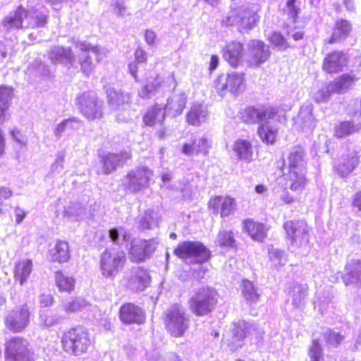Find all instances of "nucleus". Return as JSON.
<instances>
[{
    "instance_id": "obj_1",
    "label": "nucleus",
    "mask_w": 361,
    "mask_h": 361,
    "mask_svg": "<svg viewBox=\"0 0 361 361\" xmlns=\"http://www.w3.org/2000/svg\"><path fill=\"white\" fill-rule=\"evenodd\" d=\"M48 17V10L41 4L35 5L29 11L19 6L15 11L4 18L2 26L6 30L44 27L47 23Z\"/></svg>"
},
{
    "instance_id": "obj_2",
    "label": "nucleus",
    "mask_w": 361,
    "mask_h": 361,
    "mask_svg": "<svg viewBox=\"0 0 361 361\" xmlns=\"http://www.w3.org/2000/svg\"><path fill=\"white\" fill-rule=\"evenodd\" d=\"M219 300L217 291L209 286H202L195 290L188 300V307L196 316L203 317L211 313Z\"/></svg>"
},
{
    "instance_id": "obj_3",
    "label": "nucleus",
    "mask_w": 361,
    "mask_h": 361,
    "mask_svg": "<svg viewBox=\"0 0 361 361\" xmlns=\"http://www.w3.org/2000/svg\"><path fill=\"white\" fill-rule=\"evenodd\" d=\"M259 20L255 6H242L231 9L222 20L225 25H237L241 32L252 30Z\"/></svg>"
},
{
    "instance_id": "obj_4",
    "label": "nucleus",
    "mask_w": 361,
    "mask_h": 361,
    "mask_svg": "<svg viewBox=\"0 0 361 361\" xmlns=\"http://www.w3.org/2000/svg\"><path fill=\"white\" fill-rule=\"evenodd\" d=\"M61 344L66 353L80 355L87 352L91 341L87 329L82 326H76L70 329L63 334Z\"/></svg>"
},
{
    "instance_id": "obj_5",
    "label": "nucleus",
    "mask_w": 361,
    "mask_h": 361,
    "mask_svg": "<svg viewBox=\"0 0 361 361\" xmlns=\"http://www.w3.org/2000/svg\"><path fill=\"white\" fill-rule=\"evenodd\" d=\"M286 237L290 240V248L302 250V252L310 250V228L306 222L301 220L288 221L283 224Z\"/></svg>"
},
{
    "instance_id": "obj_6",
    "label": "nucleus",
    "mask_w": 361,
    "mask_h": 361,
    "mask_svg": "<svg viewBox=\"0 0 361 361\" xmlns=\"http://www.w3.org/2000/svg\"><path fill=\"white\" fill-rule=\"evenodd\" d=\"M125 263L124 251L116 247L106 249L100 256L101 273L105 278L114 279L122 270Z\"/></svg>"
},
{
    "instance_id": "obj_7",
    "label": "nucleus",
    "mask_w": 361,
    "mask_h": 361,
    "mask_svg": "<svg viewBox=\"0 0 361 361\" xmlns=\"http://www.w3.org/2000/svg\"><path fill=\"white\" fill-rule=\"evenodd\" d=\"M105 92L108 104L116 119L123 122L128 121V108L132 102V94L129 92L116 90L110 86L106 87Z\"/></svg>"
},
{
    "instance_id": "obj_8",
    "label": "nucleus",
    "mask_w": 361,
    "mask_h": 361,
    "mask_svg": "<svg viewBox=\"0 0 361 361\" xmlns=\"http://www.w3.org/2000/svg\"><path fill=\"white\" fill-rule=\"evenodd\" d=\"M174 254L189 264L207 262L211 256L210 251L199 241H184L179 243Z\"/></svg>"
},
{
    "instance_id": "obj_9",
    "label": "nucleus",
    "mask_w": 361,
    "mask_h": 361,
    "mask_svg": "<svg viewBox=\"0 0 361 361\" xmlns=\"http://www.w3.org/2000/svg\"><path fill=\"white\" fill-rule=\"evenodd\" d=\"M190 318L185 309L178 304L172 305L166 312L165 324L172 336L181 337L189 327Z\"/></svg>"
},
{
    "instance_id": "obj_10",
    "label": "nucleus",
    "mask_w": 361,
    "mask_h": 361,
    "mask_svg": "<svg viewBox=\"0 0 361 361\" xmlns=\"http://www.w3.org/2000/svg\"><path fill=\"white\" fill-rule=\"evenodd\" d=\"M176 86V81L173 73L164 75L154 74L146 79L145 84L138 90V95L146 99L157 92L174 89Z\"/></svg>"
},
{
    "instance_id": "obj_11",
    "label": "nucleus",
    "mask_w": 361,
    "mask_h": 361,
    "mask_svg": "<svg viewBox=\"0 0 361 361\" xmlns=\"http://www.w3.org/2000/svg\"><path fill=\"white\" fill-rule=\"evenodd\" d=\"M214 86L221 95H224L228 92L234 94H240L246 87L245 75L238 72L220 75L214 80Z\"/></svg>"
},
{
    "instance_id": "obj_12",
    "label": "nucleus",
    "mask_w": 361,
    "mask_h": 361,
    "mask_svg": "<svg viewBox=\"0 0 361 361\" xmlns=\"http://www.w3.org/2000/svg\"><path fill=\"white\" fill-rule=\"evenodd\" d=\"M262 334V332L257 325L239 321L233 324V336L231 340L227 341V345L231 350L235 351L243 346V339L246 336H251L256 340H259Z\"/></svg>"
},
{
    "instance_id": "obj_13",
    "label": "nucleus",
    "mask_w": 361,
    "mask_h": 361,
    "mask_svg": "<svg viewBox=\"0 0 361 361\" xmlns=\"http://www.w3.org/2000/svg\"><path fill=\"white\" fill-rule=\"evenodd\" d=\"M76 104L81 113L89 120L100 118L103 116V102L94 92H85L77 97Z\"/></svg>"
},
{
    "instance_id": "obj_14",
    "label": "nucleus",
    "mask_w": 361,
    "mask_h": 361,
    "mask_svg": "<svg viewBox=\"0 0 361 361\" xmlns=\"http://www.w3.org/2000/svg\"><path fill=\"white\" fill-rule=\"evenodd\" d=\"M75 47L80 53L78 56V61L80 66V71L85 75H90L95 68L94 63L90 56L92 53L97 56V60H101V54H104V49L98 47L92 46L89 43L82 42H74Z\"/></svg>"
},
{
    "instance_id": "obj_15",
    "label": "nucleus",
    "mask_w": 361,
    "mask_h": 361,
    "mask_svg": "<svg viewBox=\"0 0 361 361\" xmlns=\"http://www.w3.org/2000/svg\"><path fill=\"white\" fill-rule=\"evenodd\" d=\"M152 175V171L148 168H137L123 178L122 185L129 192H137L148 186Z\"/></svg>"
},
{
    "instance_id": "obj_16",
    "label": "nucleus",
    "mask_w": 361,
    "mask_h": 361,
    "mask_svg": "<svg viewBox=\"0 0 361 361\" xmlns=\"http://www.w3.org/2000/svg\"><path fill=\"white\" fill-rule=\"evenodd\" d=\"M27 345V341L23 338H11L6 344V361H34L33 353Z\"/></svg>"
},
{
    "instance_id": "obj_17",
    "label": "nucleus",
    "mask_w": 361,
    "mask_h": 361,
    "mask_svg": "<svg viewBox=\"0 0 361 361\" xmlns=\"http://www.w3.org/2000/svg\"><path fill=\"white\" fill-rule=\"evenodd\" d=\"M159 241L156 238L149 240L142 239H133L129 250L130 258L133 262H142L149 258L155 251Z\"/></svg>"
},
{
    "instance_id": "obj_18",
    "label": "nucleus",
    "mask_w": 361,
    "mask_h": 361,
    "mask_svg": "<svg viewBox=\"0 0 361 361\" xmlns=\"http://www.w3.org/2000/svg\"><path fill=\"white\" fill-rule=\"evenodd\" d=\"M247 47L248 50L247 61L251 66L258 67L270 57L269 47L262 41L250 40Z\"/></svg>"
},
{
    "instance_id": "obj_19",
    "label": "nucleus",
    "mask_w": 361,
    "mask_h": 361,
    "mask_svg": "<svg viewBox=\"0 0 361 361\" xmlns=\"http://www.w3.org/2000/svg\"><path fill=\"white\" fill-rule=\"evenodd\" d=\"M279 114L282 116L280 119H264L259 126L257 134L264 143L270 145L275 143L279 130V123L286 121L285 115L279 111Z\"/></svg>"
},
{
    "instance_id": "obj_20",
    "label": "nucleus",
    "mask_w": 361,
    "mask_h": 361,
    "mask_svg": "<svg viewBox=\"0 0 361 361\" xmlns=\"http://www.w3.org/2000/svg\"><path fill=\"white\" fill-rule=\"evenodd\" d=\"M30 312L27 307H18L11 311L6 317V326L11 331L19 332L29 324Z\"/></svg>"
},
{
    "instance_id": "obj_21",
    "label": "nucleus",
    "mask_w": 361,
    "mask_h": 361,
    "mask_svg": "<svg viewBox=\"0 0 361 361\" xmlns=\"http://www.w3.org/2000/svg\"><path fill=\"white\" fill-rule=\"evenodd\" d=\"M211 147L212 142L206 135H195L183 145L181 152L187 156L199 154L207 156Z\"/></svg>"
},
{
    "instance_id": "obj_22",
    "label": "nucleus",
    "mask_w": 361,
    "mask_h": 361,
    "mask_svg": "<svg viewBox=\"0 0 361 361\" xmlns=\"http://www.w3.org/2000/svg\"><path fill=\"white\" fill-rule=\"evenodd\" d=\"M282 116L279 114L276 109L269 107L260 111L259 110L248 107L245 109L241 113V118L246 123H255L262 121L264 119H280Z\"/></svg>"
},
{
    "instance_id": "obj_23",
    "label": "nucleus",
    "mask_w": 361,
    "mask_h": 361,
    "mask_svg": "<svg viewBox=\"0 0 361 361\" xmlns=\"http://www.w3.org/2000/svg\"><path fill=\"white\" fill-rule=\"evenodd\" d=\"M86 208L80 202H69L63 206L62 217L64 221L78 225L87 216Z\"/></svg>"
},
{
    "instance_id": "obj_24",
    "label": "nucleus",
    "mask_w": 361,
    "mask_h": 361,
    "mask_svg": "<svg viewBox=\"0 0 361 361\" xmlns=\"http://www.w3.org/2000/svg\"><path fill=\"white\" fill-rule=\"evenodd\" d=\"M235 200L230 196H216L209 202V207L221 217H226L233 214L235 209Z\"/></svg>"
},
{
    "instance_id": "obj_25",
    "label": "nucleus",
    "mask_w": 361,
    "mask_h": 361,
    "mask_svg": "<svg viewBox=\"0 0 361 361\" xmlns=\"http://www.w3.org/2000/svg\"><path fill=\"white\" fill-rule=\"evenodd\" d=\"M150 283V276L148 271L140 267L132 270L128 279V287L133 291L144 290Z\"/></svg>"
},
{
    "instance_id": "obj_26",
    "label": "nucleus",
    "mask_w": 361,
    "mask_h": 361,
    "mask_svg": "<svg viewBox=\"0 0 361 361\" xmlns=\"http://www.w3.org/2000/svg\"><path fill=\"white\" fill-rule=\"evenodd\" d=\"M347 63L345 55L342 51H332L328 54L323 60L322 68L328 73H336L341 71Z\"/></svg>"
},
{
    "instance_id": "obj_27",
    "label": "nucleus",
    "mask_w": 361,
    "mask_h": 361,
    "mask_svg": "<svg viewBox=\"0 0 361 361\" xmlns=\"http://www.w3.org/2000/svg\"><path fill=\"white\" fill-rule=\"evenodd\" d=\"M353 105L356 106V110L352 113L353 116L357 117L358 121L356 125L350 122H342L335 128V135L338 137H343L349 135L351 133L361 130V100L354 101Z\"/></svg>"
},
{
    "instance_id": "obj_28",
    "label": "nucleus",
    "mask_w": 361,
    "mask_h": 361,
    "mask_svg": "<svg viewBox=\"0 0 361 361\" xmlns=\"http://www.w3.org/2000/svg\"><path fill=\"white\" fill-rule=\"evenodd\" d=\"M313 107L311 104H304L295 119L296 128L302 131L312 130L316 125V120L312 114Z\"/></svg>"
},
{
    "instance_id": "obj_29",
    "label": "nucleus",
    "mask_w": 361,
    "mask_h": 361,
    "mask_svg": "<svg viewBox=\"0 0 361 361\" xmlns=\"http://www.w3.org/2000/svg\"><path fill=\"white\" fill-rule=\"evenodd\" d=\"M49 59L53 63H63L68 67H75L76 60L70 49L54 47L48 53Z\"/></svg>"
},
{
    "instance_id": "obj_30",
    "label": "nucleus",
    "mask_w": 361,
    "mask_h": 361,
    "mask_svg": "<svg viewBox=\"0 0 361 361\" xmlns=\"http://www.w3.org/2000/svg\"><path fill=\"white\" fill-rule=\"evenodd\" d=\"M120 319L126 324L142 323L145 319L141 308L133 303L124 304L120 309Z\"/></svg>"
},
{
    "instance_id": "obj_31",
    "label": "nucleus",
    "mask_w": 361,
    "mask_h": 361,
    "mask_svg": "<svg viewBox=\"0 0 361 361\" xmlns=\"http://www.w3.org/2000/svg\"><path fill=\"white\" fill-rule=\"evenodd\" d=\"M305 174L306 171L289 170V172L284 175L286 187L293 192H300L307 183Z\"/></svg>"
},
{
    "instance_id": "obj_32",
    "label": "nucleus",
    "mask_w": 361,
    "mask_h": 361,
    "mask_svg": "<svg viewBox=\"0 0 361 361\" xmlns=\"http://www.w3.org/2000/svg\"><path fill=\"white\" fill-rule=\"evenodd\" d=\"M243 46L238 42L228 43L223 49L224 59L233 67L238 66L243 58Z\"/></svg>"
},
{
    "instance_id": "obj_33",
    "label": "nucleus",
    "mask_w": 361,
    "mask_h": 361,
    "mask_svg": "<svg viewBox=\"0 0 361 361\" xmlns=\"http://www.w3.org/2000/svg\"><path fill=\"white\" fill-rule=\"evenodd\" d=\"M130 156L124 152L119 154L108 153L102 157L103 170L105 173H112L118 166L123 165Z\"/></svg>"
},
{
    "instance_id": "obj_34",
    "label": "nucleus",
    "mask_w": 361,
    "mask_h": 361,
    "mask_svg": "<svg viewBox=\"0 0 361 361\" xmlns=\"http://www.w3.org/2000/svg\"><path fill=\"white\" fill-rule=\"evenodd\" d=\"M359 164V158L355 152L343 156L341 162L336 166V172L342 177L350 175Z\"/></svg>"
},
{
    "instance_id": "obj_35",
    "label": "nucleus",
    "mask_w": 361,
    "mask_h": 361,
    "mask_svg": "<svg viewBox=\"0 0 361 361\" xmlns=\"http://www.w3.org/2000/svg\"><path fill=\"white\" fill-rule=\"evenodd\" d=\"M243 228L253 240L260 242L267 237L268 231V228L263 224L252 219L244 221Z\"/></svg>"
},
{
    "instance_id": "obj_36",
    "label": "nucleus",
    "mask_w": 361,
    "mask_h": 361,
    "mask_svg": "<svg viewBox=\"0 0 361 361\" xmlns=\"http://www.w3.org/2000/svg\"><path fill=\"white\" fill-rule=\"evenodd\" d=\"M289 170L306 171L305 150L300 146L292 149L288 158Z\"/></svg>"
},
{
    "instance_id": "obj_37",
    "label": "nucleus",
    "mask_w": 361,
    "mask_h": 361,
    "mask_svg": "<svg viewBox=\"0 0 361 361\" xmlns=\"http://www.w3.org/2000/svg\"><path fill=\"white\" fill-rule=\"evenodd\" d=\"M32 270V262L28 259H22L16 263L14 279L20 285H23L28 279Z\"/></svg>"
},
{
    "instance_id": "obj_38",
    "label": "nucleus",
    "mask_w": 361,
    "mask_h": 361,
    "mask_svg": "<svg viewBox=\"0 0 361 361\" xmlns=\"http://www.w3.org/2000/svg\"><path fill=\"white\" fill-rule=\"evenodd\" d=\"M233 149L239 160L245 162H250L252 160L253 149L250 141L239 139L234 142Z\"/></svg>"
},
{
    "instance_id": "obj_39",
    "label": "nucleus",
    "mask_w": 361,
    "mask_h": 361,
    "mask_svg": "<svg viewBox=\"0 0 361 361\" xmlns=\"http://www.w3.org/2000/svg\"><path fill=\"white\" fill-rule=\"evenodd\" d=\"M165 109L161 105H156L148 109L143 116V122L148 126L161 125L165 119Z\"/></svg>"
},
{
    "instance_id": "obj_40",
    "label": "nucleus",
    "mask_w": 361,
    "mask_h": 361,
    "mask_svg": "<svg viewBox=\"0 0 361 361\" xmlns=\"http://www.w3.org/2000/svg\"><path fill=\"white\" fill-rule=\"evenodd\" d=\"M187 96L185 93H180L173 95L169 99L165 107V111H167L169 114L172 116H176L180 114L185 106Z\"/></svg>"
},
{
    "instance_id": "obj_41",
    "label": "nucleus",
    "mask_w": 361,
    "mask_h": 361,
    "mask_svg": "<svg viewBox=\"0 0 361 361\" xmlns=\"http://www.w3.org/2000/svg\"><path fill=\"white\" fill-rule=\"evenodd\" d=\"M208 112L205 106L195 104L187 115V121L192 126H200L207 120Z\"/></svg>"
},
{
    "instance_id": "obj_42",
    "label": "nucleus",
    "mask_w": 361,
    "mask_h": 361,
    "mask_svg": "<svg viewBox=\"0 0 361 361\" xmlns=\"http://www.w3.org/2000/svg\"><path fill=\"white\" fill-rule=\"evenodd\" d=\"M50 259L52 262L63 263L70 259V250L68 243L63 240H59L55 246L50 250Z\"/></svg>"
},
{
    "instance_id": "obj_43",
    "label": "nucleus",
    "mask_w": 361,
    "mask_h": 361,
    "mask_svg": "<svg viewBox=\"0 0 361 361\" xmlns=\"http://www.w3.org/2000/svg\"><path fill=\"white\" fill-rule=\"evenodd\" d=\"M345 274L343 281L345 285H349L361 281V260L352 259L345 266Z\"/></svg>"
},
{
    "instance_id": "obj_44",
    "label": "nucleus",
    "mask_w": 361,
    "mask_h": 361,
    "mask_svg": "<svg viewBox=\"0 0 361 361\" xmlns=\"http://www.w3.org/2000/svg\"><path fill=\"white\" fill-rule=\"evenodd\" d=\"M357 79L353 74H343L331 82L333 91L336 93H344L354 85Z\"/></svg>"
},
{
    "instance_id": "obj_45",
    "label": "nucleus",
    "mask_w": 361,
    "mask_h": 361,
    "mask_svg": "<svg viewBox=\"0 0 361 361\" xmlns=\"http://www.w3.org/2000/svg\"><path fill=\"white\" fill-rule=\"evenodd\" d=\"M307 286L295 282L290 283L288 287V293L292 297V303L295 307H300L304 303L307 295Z\"/></svg>"
},
{
    "instance_id": "obj_46",
    "label": "nucleus",
    "mask_w": 361,
    "mask_h": 361,
    "mask_svg": "<svg viewBox=\"0 0 361 361\" xmlns=\"http://www.w3.org/2000/svg\"><path fill=\"white\" fill-rule=\"evenodd\" d=\"M13 97V90L5 86H0V124L8 118V109Z\"/></svg>"
},
{
    "instance_id": "obj_47",
    "label": "nucleus",
    "mask_w": 361,
    "mask_h": 361,
    "mask_svg": "<svg viewBox=\"0 0 361 361\" xmlns=\"http://www.w3.org/2000/svg\"><path fill=\"white\" fill-rule=\"evenodd\" d=\"M61 312L60 307H58L56 312L49 310L42 312L39 317L41 324L46 327H51L61 323L66 319V315Z\"/></svg>"
},
{
    "instance_id": "obj_48",
    "label": "nucleus",
    "mask_w": 361,
    "mask_h": 361,
    "mask_svg": "<svg viewBox=\"0 0 361 361\" xmlns=\"http://www.w3.org/2000/svg\"><path fill=\"white\" fill-rule=\"evenodd\" d=\"M351 30V25L348 20L343 19L338 20L335 25L332 36L329 43H334L346 38L349 35Z\"/></svg>"
},
{
    "instance_id": "obj_49",
    "label": "nucleus",
    "mask_w": 361,
    "mask_h": 361,
    "mask_svg": "<svg viewBox=\"0 0 361 361\" xmlns=\"http://www.w3.org/2000/svg\"><path fill=\"white\" fill-rule=\"evenodd\" d=\"M137 227L142 230L152 229L158 226L159 216L152 210H147L137 221Z\"/></svg>"
},
{
    "instance_id": "obj_50",
    "label": "nucleus",
    "mask_w": 361,
    "mask_h": 361,
    "mask_svg": "<svg viewBox=\"0 0 361 361\" xmlns=\"http://www.w3.org/2000/svg\"><path fill=\"white\" fill-rule=\"evenodd\" d=\"M214 244L221 248H232L235 245V240L231 231L220 230L215 238Z\"/></svg>"
},
{
    "instance_id": "obj_51",
    "label": "nucleus",
    "mask_w": 361,
    "mask_h": 361,
    "mask_svg": "<svg viewBox=\"0 0 361 361\" xmlns=\"http://www.w3.org/2000/svg\"><path fill=\"white\" fill-rule=\"evenodd\" d=\"M55 281L57 287L61 291L70 293L75 287V279L72 276H66L61 271L56 272Z\"/></svg>"
},
{
    "instance_id": "obj_52",
    "label": "nucleus",
    "mask_w": 361,
    "mask_h": 361,
    "mask_svg": "<svg viewBox=\"0 0 361 361\" xmlns=\"http://www.w3.org/2000/svg\"><path fill=\"white\" fill-rule=\"evenodd\" d=\"M87 305L88 304L85 300L77 298L71 301L63 303L60 306V310L65 312L63 314L66 315V317L67 315L71 313H74L83 310L87 306Z\"/></svg>"
},
{
    "instance_id": "obj_53",
    "label": "nucleus",
    "mask_w": 361,
    "mask_h": 361,
    "mask_svg": "<svg viewBox=\"0 0 361 361\" xmlns=\"http://www.w3.org/2000/svg\"><path fill=\"white\" fill-rule=\"evenodd\" d=\"M333 93H336L333 91L331 82L323 85L318 87L314 92H312V97L317 102H326Z\"/></svg>"
},
{
    "instance_id": "obj_54",
    "label": "nucleus",
    "mask_w": 361,
    "mask_h": 361,
    "mask_svg": "<svg viewBox=\"0 0 361 361\" xmlns=\"http://www.w3.org/2000/svg\"><path fill=\"white\" fill-rule=\"evenodd\" d=\"M269 258L271 266L276 269H279L287 262L286 253L278 248L271 247L269 249Z\"/></svg>"
},
{
    "instance_id": "obj_55",
    "label": "nucleus",
    "mask_w": 361,
    "mask_h": 361,
    "mask_svg": "<svg viewBox=\"0 0 361 361\" xmlns=\"http://www.w3.org/2000/svg\"><path fill=\"white\" fill-rule=\"evenodd\" d=\"M109 235L114 244L120 245H122L124 243H127L130 238V235L129 233L124 230L123 228H114L110 229L109 231Z\"/></svg>"
},
{
    "instance_id": "obj_56",
    "label": "nucleus",
    "mask_w": 361,
    "mask_h": 361,
    "mask_svg": "<svg viewBox=\"0 0 361 361\" xmlns=\"http://www.w3.org/2000/svg\"><path fill=\"white\" fill-rule=\"evenodd\" d=\"M242 293L246 300L250 302H255L259 298V294L253 283L248 280H244L243 281Z\"/></svg>"
},
{
    "instance_id": "obj_57",
    "label": "nucleus",
    "mask_w": 361,
    "mask_h": 361,
    "mask_svg": "<svg viewBox=\"0 0 361 361\" xmlns=\"http://www.w3.org/2000/svg\"><path fill=\"white\" fill-rule=\"evenodd\" d=\"M269 42L279 50H286L290 45L287 41L279 32H274L268 36Z\"/></svg>"
},
{
    "instance_id": "obj_58",
    "label": "nucleus",
    "mask_w": 361,
    "mask_h": 361,
    "mask_svg": "<svg viewBox=\"0 0 361 361\" xmlns=\"http://www.w3.org/2000/svg\"><path fill=\"white\" fill-rule=\"evenodd\" d=\"M80 126V121L75 118L66 119L57 125L54 130V135L56 137H60L66 128H77Z\"/></svg>"
},
{
    "instance_id": "obj_59",
    "label": "nucleus",
    "mask_w": 361,
    "mask_h": 361,
    "mask_svg": "<svg viewBox=\"0 0 361 361\" xmlns=\"http://www.w3.org/2000/svg\"><path fill=\"white\" fill-rule=\"evenodd\" d=\"M111 6L113 13L118 17L125 18L130 15L126 6V0H113Z\"/></svg>"
},
{
    "instance_id": "obj_60",
    "label": "nucleus",
    "mask_w": 361,
    "mask_h": 361,
    "mask_svg": "<svg viewBox=\"0 0 361 361\" xmlns=\"http://www.w3.org/2000/svg\"><path fill=\"white\" fill-rule=\"evenodd\" d=\"M65 152H59L57 153L54 161L50 167V173L51 175L60 174L64 169Z\"/></svg>"
},
{
    "instance_id": "obj_61",
    "label": "nucleus",
    "mask_w": 361,
    "mask_h": 361,
    "mask_svg": "<svg viewBox=\"0 0 361 361\" xmlns=\"http://www.w3.org/2000/svg\"><path fill=\"white\" fill-rule=\"evenodd\" d=\"M322 354L321 346L317 340L312 341V344L309 350V355L312 361H319Z\"/></svg>"
},
{
    "instance_id": "obj_62",
    "label": "nucleus",
    "mask_w": 361,
    "mask_h": 361,
    "mask_svg": "<svg viewBox=\"0 0 361 361\" xmlns=\"http://www.w3.org/2000/svg\"><path fill=\"white\" fill-rule=\"evenodd\" d=\"M327 343L331 346H336L342 341V336L335 332L329 331L325 334Z\"/></svg>"
},
{
    "instance_id": "obj_63",
    "label": "nucleus",
    "mask_w": 361,
    "mask_h": 361,
    "mask_svg": "<svg viewBox=\"0 0 361 361\" xmlns=\"http://www.w3.org/2000/svg\"><path fill=\"white\" fill-rule=\"evenodd\" d=\"M12 139L18 143L20 146L27 145V137L18 130L13 129L11 131Z\"/></svg>"
},
{
    "instance_id": "obj_64",
    "label": "nucleus",
    "mask_w": 361,
    "mask_h": 361,
    "mask_svg": "<svg viewBox=\"0 0 361 361\" xmlns=\"http://www.w3.org/2000/svg\"><path fill=\"white\" fill-rule=\"evenodd\" d=\"M295 1L296 0H287L286 4V11L288 15L293 18H295L299 13V8L295 6Z\"/></svg>"
}]
</instances>
